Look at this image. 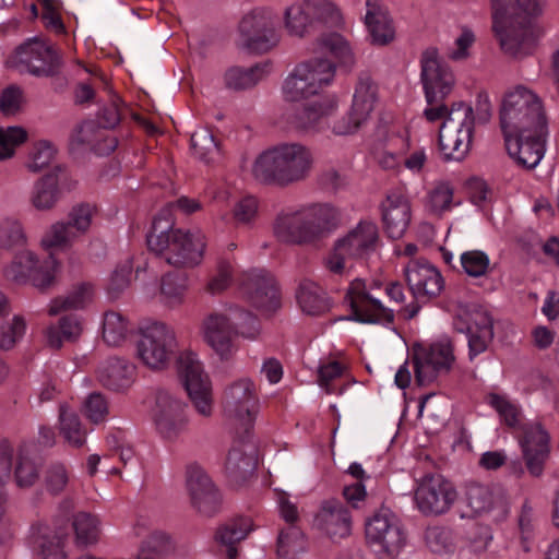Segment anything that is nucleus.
<instances>
[{
	"mask_svg": "<svg viewBox=\"0 0 559 559\" xmlns=\"http://www.w3.org/2000/svg\"><path fill=\"white\" fill-rule=\"evenodd\" d=\"M313 51L319 56L299 63L285 80L283 92L287 100L299 102L313 96L332 82L335 63L325 57L328 53L342 67L352 69L355 64L352 48L338 33L321 35L316 40Z\"/></svg>",
	"mask_w": 559,
	"mask_h": 559,
	"instance_id": "f257e3e1",
	"label": "nucleus"
},
{
	"mask_svg": "<svg viewBox=\"0 0 559 559\" xmlns=\"http://www.w3.org/2000/svg\"><path fill=\"white\" fill-rule=\"evenodd\" d=\"M545 0H491L492 31L504 53L522 59L531 55L543 29L536 23Z\"/></svg>",
	"mask_w": 559,
	"mask_h": 559,
	"instance_id": "f03ea898",
	"label": "nucleus"
},
{
	"mask_svg": "<svg viewBox=\"0 0 559 559\" xmlns=\"http://www.w3.org/2000/svg\"><path fill=\"white\" fill-rule=\"evenodd\" d=\"M313 157L299 142H284L262 152L252 165V175L263 185L288 187L308 178Z\"/></svg>",
	"mask_w": 559,
	"mask_h": 559,
	"instance_id": "7ed1b4c3",
	"label": "nucleus"
},
{
	"mask_svg": "<svg viewBox=\"0 0 559 559\" xmlns=\"http://www.w3.org/2000/svg\"><path fill=\"white\" fill-rule=\"evenodd\" d=\"M445 99L427 103L424 117L429 122L443 119L439 129V148L445 160H463L468 154L474 132V111L464 102L453 103L451 107Z\"/></svg>",
	"mask_w": 559,
	"mask_h": 559,
	"instance_id": "20e7f679",
	"label": "nucleus"
},
{
	"mask_svg": "<svg viewBox=\"0 0 559 559\" xmlns=\"http://www.w3.org/2000/svg\"><path fill=\"white\" fill-rule=\"evenodd\" d=\"M338 212L326 203H314L297 211L281 212L274 223L276 239L286 245H312L337 226Z\"/></svg>",
	"mask_w": 559,
	"mask_h": 559,
	"instance_id": "39448f33",
	"label": "nucleus"
},
{
	"mask_svg": "<svg viewBox=\"0 0 559 559\" xmlns=\"http://www.w3.org/2000/svg\"><path fill=\"white\" fill-rule=\"evenodd\" d=\"M485 401L497 412L500 421L508 428H521L522 437L519 442L526 468L532 476L539 477L550 452L548 432L540 423L521 426L522 409L507 395L490 392L486 395Z\"/></svg>",
	"mask_w": 559,
	"mask_h": 559,
	"instance_id": "423d86ee",
	"label": "nucleus"
},
{
	"mask_svg": "<svg viewBox=\"0 0 559 559\" xmlns=\"http://www.w3.org/2000/svg\"><path fill=\"white\" fill-rule=\"evenodd\" d=\"M151 251L175 267H193L202 261L205 243L200 234L173 228L170 222L158 215L146 236Z\"/></svg>",
	"mask_w": 559,
	"mask_h": 559,
	"instance_id": "0eeeda50",
	"label": "nucleus"
},
{
	"mask_svg": "<svg viewBox=\"0 0 559 559\" xmlns=\"http://www.w3.org/2000/svg\"><path fill=\"white\" fill-rule=\"evenodd\" d=\"M500 127L503 134L548 130L547 115L542 99L523 86L507 93L500 108Z\"/></svg>",
	"mask_w": 559,
	"mask_h": 559,
	"instance_id": "6e6552de",
	"label": "nucleus"
},
{
	"mask_svg": "<svg viewBox=\"0 0 559 559\" xmlns=\"http://www.w3.org/2000/svg\"><path fill=\"white\" fill-rule=\"evenodd\" d=\"M257 405L258 397L250 379H239L225 388L222 399L223 413L241 441L251 436Z\"/></svg>",
	"mask_w": 559,
	"mask_h": 559,
	"instance_id": "1a4fd4ad",
	"label": "nucleus"
},
{
	"mask_svg": "<svg viewBox=\"0 0 559 559\" xmlns=\"http://www.w3.org/2000/svg\"><path fill=\"white\" fill-rule=\"evenodd\" d=\"M177 347L174 330L163 322H155L141 331L136 357L147 368L163 370L175 358Z\"/></svg>",
	"mask_w": 559,
	"mask_h": 559,
	"instance_id": "9d476101",
	"label": "nucleus"
},
{
	"mask_svg": "<svg viewBox=\"0 0 559 559\" xmlns=\"http://www.w3.org/2000/svg\"><path fill=\"white\" fill-rule=\"evenodd\" d=\"M277 16L269 8H254L238 24L241 46L252 53H266L277 46Z\"/></svg>",
	"mask_w": 559,
	"mask_h": 559,
	"instance_id": "9b49d317",
	"label": "nucleus"
},
{
	"mask_svg": "<svg viewBox=\"0 0 559 559\" xmlns=\"http://www.w3.org/2000/svg\"><path fill=\"white\" fill-rule=\"evenodd\" d=\"M21 63L25 64L28 72L35 76L55 78L52 84L57 92L67 86V79L61 76L63 60L55 46L45 40L34 38L16 49Z\"/></svg>",
	"mask_w": 559,
	"mask_h": 559,
	"instance_id": "f8f14e48",
	"label": "nucleus"
},
{
	"mask_svg": "<svg viewBox=\"0 0 559 559\" xmlns=\"http://www.w3.org/2000/svg\"><path fill=\"white\" fill-rule=\"evenodd\" d=\"M366 538L378 547L381 559H394L406 543L405 534L389 509H381L366 523Z\"/></svg>",
	"mask_w": 559,
	"mask_h": 559,
	"instance_id": "ddd939ff",
	"label": "nucleus"
},
{
	"mask_svg": "<svg viewBox=\"0 0 559 559\" xmlns=\"http://www.w3.org/2000/svg\"><path fill=\"white\" fill-rule=\"evenodd\" d=\"M454 359L452 344L448 341L433 343L427 348L414 346L412 361L416 383L420 386L432 383L439 374L450 371Z\"/></svg>",
	"mask_w": 559,
	"mask_h": 559,
	"instance_id": "4468645a",
	"label": "nucleus"
},
{
	"mask_svg": "<svg viewBox=\"0 0 559 559\" xmlns=\"http://www.w3.org/2000/svg\"><path fill=\"white\" fill-rule=\"evenodd\" d=\"M179 378L197 412L205 417L212 414V388L201 364L191 353L181 354L177 359Z\"/></svg>",
	"mask_w": 559,
	"mask_h": 559,
	"instance_id": "2eb2a0df",
	"label": "nucleus"
},
{
	"mask_svg": "<svg viewBox=\"0 0 559 559\" xmlns=\"http://www.w3.org/2000/svg\"><path fill=\"white\" fill-rule=\"evenodd\" d=\"M420 80L427 103L445 99L454 88L452 70L440 59L437 48L429 47L420 57Z\"/></svg>",
	"mask_w": 559,
	"mask_h": 559,
	"instance_id": "dca6fc26",
	"label": "nucleus"
},
{
	"mask_svg": "<svg viewBox=\"0 0 559 559\" xmlns=\"http://www.w3.org/2000/svg\"><path fill=\"white\" fill-rule=\"evenodd\" d=\"M456 497L455 487L440 474L425 475L415 491L416 504L426 515L448 512Z\"/></svg>",
	"mask_w": 559,
	"mask_h": 559,
	"instance_id": "f3484780",
	"label": "nucleus"
},
{
	"mask_svg": "<svg viewBox=\"0 0 559 559\" xmlns=\"http://www.w3.org/2000/svg\"><path fill=\"white\" fill-rule=\"evenodd\" d=\"M352 314L340 320H354L360 323H392L394 313L386 309L379 299L373 298L366 289L365 281L354 280L346 293Z\"/></svg>",
	"mask_w": 559,
	"mask_h": 559,
	"instance_id": "a211bd4d",
	"label": "nucleus"
},
{
	"mask_svg": "<svg viewBox=\"0 0 559 559\" xmlns=\"http://www.w3.org/2000/svg\"><path fill=\"white\" fill-rule=\"evenodd\" d=\"M186 487L191 504L198 513L204 516H213L219 511L221 493L201 466L197 464L188 465Z\"/></svg>",
	"mask_w": 559,
	"mask_h": 559,
	"instance_id": "6ab92c4d",
	"label": "nucleus"
},
{
	"mask_svg": "<svg viewBox=\"0 0 559 559\" xmlns=\"http://www.w3.org/2000/svg\"><path fill=\"white\" fill-rule=\"evenodd\" d=\"M153 419L159 435L167 440L176 439L186 427L183 404L164 389L156 390Z\"/></svg>",
	"mask_w": 559,
	"mask_h": 559,
	"instance_id": "aec40b11",
	"label": "nucleus"
},
{
	"mask_svg": "<svg viewBox=\"0 0 559 559\" xmlns=\"http://www.w3.org/2000/svg\"><path fill=\"white\" fill-rule=\"evenodd\" d=\"M378 87L368 73H361L355 90L352 105V122L345 123L344 119L334 127L337 135H347L356 132L368 119L377 102Z\"/></svg>",
	"mask_w": 559,
	"mask_h": 559,
	"instance_id": "412c9836",
	"label": "nucleus"
},
{
	"mask_svg": "<svg viewBox=\"0 0 559 559\" xmlns=\"http://www.w3.org/2000/svg\"><path fill=\"white\" fill-rule=\"evenodd\" d=\"M548 130L542 132L503 134L509 155L526 169L535 168L545 153Z\"/></svg>",
	"mask_w": 559,
	"mask_h": 559,
	"instance_id": "4be33fe9",
	"label": "nucleus"
},
{
	"mask_svg": "<svg viewBox=\"0 0 559 559\" xmlns=\"http://www.w3.org/2000/svg\"><path fill=\"white\" fill-rule=\"evenodd\" d=\"M405 277L417 300H429L439 296L444 286L440 272L427 261H411L405 269Z\"/></svg>",
	"mask_w": 559,
	"mask_h": 559,
	"instance_id": "5701e85b",
	"label": "nucleus"
},
{
	"mask_svg": "<svg viewBox=\"0 0 559 559\" xmlns=\"http://www.w3.org/2000/svg\"><path fill=\"white\" fill-rule=\"evenodd\" d=\"M378 243V226L373 222L361 221L344 238L337 240L334 250L350 259H364L376 251Z\"/></svg>",
	"mask_w": 559,
	"mask_h": 559,
	"instance_id": "b1692460",
	"label": "nucleus"
},
{
	"mask_svg": "<svg viewBox=\"0 0 559 559\" xmlns=\"http://www.w3.org/2000/svg\"><path fill=\"white\" fill-rule=\"evenodd\" d=\"M242 287L250 301L257 308L275 310L281 305L276 281L265 270L250 272L243 280Z\"/></svg>",
	"mask_w": 559,
	"mask_h": 559,
	"instance_id": "393cba45",
	"label": "nucleus"
},
{
	"mask_svg": "<svg viewBox=\"0 0 559 559\" xmlns=\"http://www.w3.org/2000/svg\"><path fill=\"white\" fill-rule=\"evenodd\" d=\"M314 523L331 539H342L350 534L352 518L345 504L334 498L322 501Z\"/></svg>",
	"mask_w": 559,
	"mask_h": 559,
	"instance_id": "a878e982",
	"label": "nucleus"
},
{
	"mask_svg": "<svg viewBox=\"0 0 559 559\" xmlns=\"http://www.w3.org/2000/svg\"><path fill=\"white\" fill-rule=\"evenodd\" d=\"M205 342L221 357L228 359L234 352L233 337L235 334L234 322L224 314L211 313L202 324Z\"/></svg>",
	"mask_w": 559,
	"mask_h": 559,
	"instance_id": "bb28decb",
	"label": "nucleus"
},
{
	"mask_svg": "<svg viewBox=\"0 0 559 559\" xmlns=\"http://www.w3.org/2000/svg\"><path fill=\"white\" fill-rule=\"evenodd\" d=\"M236 439L242 443V447L235 444L229 450L225 463V474L230 484L241 486L254 475L258 459L254 448L246 444L248 439H245V441L239 440L237 437Z\"/></svg>",
	"mask_w": 559,
	"mask_h": 559,
	"instance_id": "cd10ccee",
	"label": "nucleus"
},
{
	"mask_svg": "<svg viewBox=\"0 0 559 559\" xmlns=\"http://www.w3.org/2000/svg\"><path fill=\"white\" fill-rule=\"evenodd\" d=\"M104 130L96 120H85L74 128L70 144L76 147H90L98 155H108L116 150L118 140L107 135Z\"/></svg>",
	"mask_w": 559,
	"mask_h": 559,
	"instance_id": "c85d7f7f",
	"label": "nucleus"
},
{
	"mask_svg": "<svg viewBox=\"0 0 559 559\" xmlns=\"http://www.w3.org/2000/svg\"><path fill=\"white\" fill-rule=\"evenodd\" d=\"M384 231L389 238L400 239L411 222V205L400 194H389L381 204Z\"/></svg>",
	"mask_w": 559,
	"mask_h": 559,
	"instance_id": "c756f323",
	"label": "nucleus"
},
{
	"mask_svg": "<svg viewBox=\"0 0 559 559\" xmlns=\"http://www.w3.org/2000/svg\"><path fill=\"white\" fill-rule=\"evenodd\" d=\"M365 24L371 38L377 46H385L393 41L395 28L388 9L380 0H366Z\"/></svg>",
	"mask_w": 559,
	"mask_h": 559,
	"instance_id": "7c9ffc66",
	"label": "nucleus"
},
{
	"mask_svg": "<svg viewBox=\"0 0 559 559\" xmlns=\"http://www.w3.org/2000/svg\"><path fill=\"white\" fill-rule=\"evenodd\" d=\"M64 174L66 168L56 165L35 182L31 203L36 210L47 211L56 205L61 194L59 182Z\"/></svg>",
	"mask_w": 559,
	"mask_h": 559,
	"instance_id": "2f4dec72",
	"label": "nucleus"
},
{
	"mask_svg": "<svg viewBox=\"0 0 559 559\" xmlns=\"http://www.w3.org/2000/svg\"><path fill=\"white\" fill-rule=\"evenodd\" d=\"M333 108V102L302 104L286 109L284 117L286 122L295 129L308 131L314 129Z\"/></svg>",
	"mask_w": 559,
	"mask_h": 559,
	"instance_id": "473e14b6",
	"label": "nucleus"
},
{
	"mask_svg": "<svg viewBox=\"0 0 559 559\" xmlns=\"http://www.w3.org/2000/svg\"><path fill=\"white\" fill-rule=\"evenodd\" d=\"M252 530V520L237 516L219 525L215 533V540L225 548L227 559H237V544L243 540Z\"/></svg>",
	"mask_w": 559,
	"mask_h": 559,
	"instance_id": "72a5a7b5",
	"label": "nucleus"
},
{
	"mask_svg": "<svg viewBox=\"0 0 559 559\" xmlns=\"http://www.w3.org/2000/svg\"><path fill=\"white\" fill-rule=\"evenodd\" d=\"M134 367L118 357L108 358L98 369V380L111 391H122L132 383Z\"/></svg>",
	"mask_w": 559,
	"mask_h": 559,
	"instance_id": "f704fd0d",
	"label": "nucleus"
},
{
	"mask_svg": "<svg viewBox=\"0 0 559 559\" xmlns=\"http://www.w3.org/2000/svg\"><path fill=\"white\" fill-rule=\"evenodd\" d=\"M301 310L310 316H321L330 311L331 299L325 290L310 280H302L296 292Z\"/></svg>",
	"mask_w": 559,
	"mask_h": 559,
	"instance_id": "c9c22d12",
	"label": "nucleus"
},
{
	"mask_svg": "<svg viewBox=\"0 0 559 559\" xmlns=\"http://www.w3.org/2000/svg\"><path fill=\"white\" fill-rule=\"evenodd\" d=\"M271 68V61L259 62L248 69L233 67L225 73V84L234 91L251 88L270 73Z\"/></svg>",
	"mask_w": 559,
	"mask_h": 559,
	"instance_id": "e433bc0d",
	"label": "nucleus"
},
{
	"mask_svg": "<svg viewBox=\"0 0 559 559\" xmlns=\"http://www.w3.org/2000/svg\"><path fill=\"white\" fill-rule=\"evenodd\" d=\"M82 332V322L78 316H63L59 319L58 325H51L47 329V345L52 349H60L63 345V342H76Z\"/></svg>",
	"mask_w": 559,
	"mask_h": 559,
	"instance_id": "4c0bfd02",
	"label": "nucleus"
},
{
	"mask_svg": "<svg viewBox=\"0 0 559 559\" xmlns=\"http://www.w3.org/2000/svg\"><path fill=\"white\" fill-rule=\"evenodd\" d=\"M467 510L461 513V518H474L489 511L493 503V495L489 487L477 483H471L465 487L462 500Z\"/></svg>",
	"mask_w": 559,
	"mask_h": 559,
	"instance_id": "58836bf2",
	"label": "nucleus"
},
{
	"mask_svg": "<svg viewBox=\"0 0 559 559\" xmlns=\"http://www.w3.org/2000/svg\"><path fill=\"white\" fill-rule=\"evenodd\" d=\"M60 433L66 442L73 448H81L86 442V430L80 417L64 405L59 408Z\"/></svg>",
	"mask_w": 559,
	"mask_h": 559,
	"instance_id": "ea45409f",
	"label": "nucleus"
},
{
	"mask_svg": "<svg viewBox=\"0 0 559 559\" xmlns=\"http://www.w3.org/2000/svg\"><path fill=\"white\" fill-rule=\"evenodd\" d=\"M92 286L82 283L66 296H59L52 299L48 313L50 316H57L63 311L82 309L90 300Z\"/></svg>",
	"mask_w": 559,
	"mask_h": 559,
	"instance_id": "a19ab883",
	"label": "nucleus"
},
{
	"mask_svg": "<svg viewBox=\"0 0 559 559\" xmlns=\"http://www.w3.org/2000/svg\"><path fill=\"white\" fill-rule=\"evenodd\" d=\"M304 548V533L297 525H287L281 530L276 544L278 559H296Z\"/></svg>",
	"mask_w": 559,
	"mask_h": 559,
	"instance_id": "79ce46f5",
	"label": "nucleus"
},
{
	"mask_svg": "<svg viewBox=\"0 0 559 559\" xmlns=\"http://www.w3.org/2000/svg\"><path fill=\"white\" fill-rule=\"evenodd\" d=\"M98 524L99 521L96 516L86 512H79L72 523L76 546L87 547L96 544L100 533Z\"/></svg>",
	"mask_w": 559,
	"mask_h": 559,
	"instance_id": "37998d69",
	"label": "nucleus"
},
{
	"mask_svg": "<svg viewBox=\"0 0 559 559\" xmlns=\"http://www.w3.org/2000/svg\"><path fill=\"white\" fill-rule=\"evenodd\" d=\"M285 26L290 35L302 37L312 26L311 13L307 2L293 4L285 10Z\"/></svg>",
	"mask_w": 559,
	"mask_h": 559,
	"instance_id": "c03bdc74",
	"label": "nucleus"
},
{
	"mask_svg": "<svg viewBox=\"0 0 559 559\" xmlns=\"http://www.w3.org/2000/svg\"><path fill=\"white\" fill-rule=\"evenodd\" d=\"M194 154L204 163H212L219 156V144L209 129H200L191 135Z\"/></svg>",
	"mask_w": 559,
	"mask_h": 559,
	"instance_id": "a18cd8bd",
	"label": "nucleus"
},
{
	"mask_svg": "<svg viewBox=\"0 0 559 559\" xmlns=\"http://www.w3.org/2000/svg\"><path fill=\"white\" fill-rule=\"evenodd\" d=\"M59 263L50 253L43 262H36L29 282L41 293L47 292L56 284V272Z\"/></svg>",
	"mask_w": 559,
	"mask_h": 559,
	"instance_id": "49530a36",
	"label": "nucleus"
},
{
	"mask_svg": "<svg viewBox=\"0 0 559 559\" xmlns=\"http://www.w3.org/2000/svg\"><path fill=\"white\" fill-rule=\"evenodd\" d=\"M79 236L67 222H57L41 238V245L46 249H68Z\"/></svg>",
	"mask_w": 559,
	"mask_h": 559,
	"instance_id": "de8ad7c7",
	"label": "nucleus"
},
{
	"mask_svg": "<svg viewBox=\"0 0 559 559\" xmlns=\"http://www.w3.org/2000/svg\"><path fill=\"white\" fill-rule=\"evenodd\" d=\"M453 188L449 182H438L427 194L425 206L433 215L441 216L451 206Z\"/></svg>",
	"mask_w": 559,
	"mask_h": 559,
	"instance_id": "09e8293b",
	"label": "nucleus"
},
{
	"mask_svg": "<svg viewBox=\"0 0 559 559\" xmlns=\"http://www.w3.org/2000/svg\"><path fill=\"white\" fill-rule=\"evenodd\" d=\"M128 323L118 312L108 311L103 321V338L110 346H118L127 336Z\"/></svg>",
	"mask_w": 559,
	"mask_h": 559,
	"instance_id": "8fccbe9b",
	"label": "nucleus"
},
{
	"mask_svg": "<svg viewBox=\"0 0 559 559\" xmlns=\"http://www.w3.org/2000/svg\"><path fill=\"white\" fill-rule=\"evenodd\" d=\"M139 551L164 559L175 551V544L170 535L165 532L156 531L141 543Z\"/></svg>",
	"mask_w": 559,
	"mask_h": 559,
	"instance_id": "3c124183",
	"label": "nucleus"
},
{
	"mask_svg": "<svg viewBox=\"0 0 559 559\" xmlns=\"http://www.w3.org/2000/svg\"><path fill=\"white\" fill-rule=\"evenodd\" d=\"M27 140V131L23 127H0V160L11 158L15 148Z\"/></svg>",
	"mask_w": 559,
	"mask_h": 559,
	"instance_id": "603ef678",
	"label": "nucleus"
},
{
	"mask_svg": "<svg viewBox=\"0 0 559 559\" xmlns=\"http://www.w3.org/2000/svg\"><path fill=\"white\" fill-rule=\"evenodd\" d=\"M25 329L26 322L22 316H14L11 321H4L0 325V348L2 350L12 349L24 335Z\"/></svg>",
	"mask_w": 559,
	"mask_h": 559,
	"instance_id": "864d4df0",
	"label": "nucleus"
},
{
	"mask_svg": "<svg viewBox=\"0 0 559 559\" xmlns=\"http://www.w3.org/2000/svg\"><path fill=\"white\" fill-rule=\"evenodd\" d=\"M83 412L90 421L96 425L100 424L109 414L108 401L100 392H92L84 401Z\"/></svg>",
	"mask_w": 559,
	"mask_h": 559,
	"instance_id": "5fc2aeb1",
	"label": "nucleus"
},
{
	"mask_svg": "<svg viewBox=\"0 0 559 559\" xmlns=\"http://www.w3.org/2000/svg\"><path fill=\"white\" fill-rule=\"evenodd\" d=\"M425 542L436 554L452 551L454 547L451 531L441 526L428 527L425 532Z\"/></svg>",
	"mask_w": 559,
	"mask_h": 559,
	"instance_id": "6e6d98bb",
	"label": "nucleus"
},
{
	"mask_svg": "<svg viewBox=\"0 0 559 559\" xmlns=\"http://www.w3.org/2000/svg\"><path fill=\"white\" fill-rule=\"evenodd\" d=\"M36 262L37 259L32 252H21L14 258L7 271V275L15 282L29 281Z\"/></svg>",
	"mask_w": 559,
	"mask_h": 559,
	"instance_id": "4d7b16f0",
	"label": "nucleus"
},
{
	"mask_svg": "<svg viewBox=\"0 0 559 559\" xmlns=\"http://www.w3.org/2000/svg\"><path fill=\"white\" fill-rule=\"evenodd\" d=\"M461 264L467 275L480 277L488 271L489 258L479 250L466 251L461 255Z\"/></svg>",
	"mask_w": 559,
	"mask_h": 559,
	"instance_id": "13d9d810",
	"label": "nucleus"
},
{
	"mask_svg": "<svg viewBox=\"0 0 559 559\" xmlns=\"http://www.w3.org/2000/svg\"><path fill=\"white\" fill-rule=\"evenodd\" d=\"M94 207L88 203H81L72 207L68 214V225L78 236L85 234L92 223Z\"/></svg>",
	"mask_w": 559,
	"mask_h": 559,
	"instance_id": "bf43d9fd",
	"label": "nucleus"
},
{
	"mask_svg": "<svg viewBox=\"0 0 559 559\" xmlns=\"http://www.w3.org/2000/svg\"><path fill=\"white\" fill-rule=\"evenodd\" d=\"M234 328L235 334H240L247 338H255L260 333L258 318L242 309H236L234 312Z\"/></svg>",
	"mask_w": 559,
	"mask_h": 559,
	"instance_id": "052dcab7",
	"label": "nucleus"
},
{
	"mask_svg": "<svg viewBox=\"0 0 559 559\" xmlns=\"http://www.w3.org/2000/svg\"><path fill=\"white\" fill-rule=\"evenodd\" d=\"M311 15L316 19L336 25L342 20V14L336 5L330 0H306Z\"/></svg>",
	"mask_w": 559,
	"mask_h": 559,
	"instance_id": "680f3d73",
	"label": "nucleus"
},
{
	"mask_svg": "<svg viewBox=\"0 0 559 559\" xmlns=\"http://www.w3.org/2000/svg\"><path fill=\"white\" fill-rule=\"evenodd\" d=\"M25 236L21 224L16 221L0 223V249H10L24 245Z\"/></svg>",
	"mask_w": 559,
	"mask_h": 559,
	"instance_id": "e2e57ef3",
	"label": "nucleus"
},
{
	"mask_svg": "<svg viewBox=\"0 0 559 559\" xmlns=\"http://www.w3.org/2000/svg\"><path fill=\"white\" fill-rule=\"evenodd\" d=\"M185 273L169 272L162 278L160 292L168 299L178 300L187 288Z\"/></svg>",
	"mask_w": 559,
	"mask_h": 559,
	"instance_id": "0e129e2a",
	"label": "nucleus"
},
{
	"mask_svg": "<svg viewBox=\"0 0 559 559\" xmlns=\"http://www.w3.org/2000/svg\"><path fill=\"white\" fill-rule=\"evenodd\" d=\"M120 103V98L117 95H114L111 96L110 102L99 109L96 121L103 129H112L119 123L122 118Z\"/></svg>",
	"mask_w": 559,
	"mask_h": 559,
	"instance_id": "69168bd1",
	"label": "nucleus"
},
{
	"mask_svg": "<svg viewBox=\"0 0 559 559\" xmlns=\"http://www.w3.org/2000/svg\"><path fill=\"white\" fill-rule=\"evenodd\" d=\"M56 151L47 142H40L35 145L31 153V160L27 164L28 170L38 173L47 167L53 159Z\"/></svg>",
	"mask_w": 559,
	"mask_h": 559,
	"instance_id": "338daca9",
	"label": "nucleus"
},
{
	"mask_svg": "<svg viewBox=\"0 0 559 559\" xmlns=\"http://www.w3.org/2000/svg\"><path fill=\"white\" fill-rule=\"evenodd\" d=\"M38 546L43 559H67V554L63 550V539L58 535L40 536Z\"/></svg>",
	"mask_w": 559,
	"mask_h": 559,
	"instance_id": "774afa93",
	"label": "nucleus"
}]
</instances>
